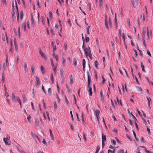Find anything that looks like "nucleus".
<instances>
[{"label":"nucleus","instance_id":"obj_36","mask_svg":"<svg viewBox=\"0 0 153 153\" xmlns=\"http://www.w3.org/2000/svg\"><path fill=\"white\" fill-rule=\"evenodd\" d=\"M49 18L50 19H51L52 18V13L51 11H49Z\"/></svg>","mask_w":153,"mask_h":153},{"label":"nucleus","instance_id":"obj_47","mask_svg":"<svg viewBox=\"0 0 153 153\" xmlns=\"http://www.w3.org/2000/svg\"><path fill=\"white\" fill-rule=\"evenodd\" d=\"M51 62L52 65V67L53 68L54 66V64L53 63V60L52 59H51Z\"/></svg>","mask_w":153,"mask_h":153},{"label":"nucleus","instance_id":"obj_55","mask_svg":"<svg viewBox=\"0 0 153 153\" xmlns=\"http://www.w3.org/2000/svg\"><path fill=\"white\" fill-rule=\"evenodd\" d=\"M15 94L14 93H13L12 94V99H14L15 98Z\"/></svg>","mask_w":153,"mask_h":153},{"label":"nucleus","instance_id":"obj_32","mask_svg":"<svg viewBox=\"0 0 153 153\" xmlns=\"http://www.w3.org/2000/svg\"><path fill=\"white\" fill-rule=\"evenodd\" d=\"M42 22L43 25L45 24V18L43 16H42Z\"/></svg>","mask_w":153,"mask_h":153},{"label":"nucleus","instance_id":"obj_19","mask_svg":"<svg viewBox=\"0 0 153 153\" xmlns=\"http://www.w3.org/2000/svg\"><path fill=\"white\" fill-rule=\"evenodd\" d=\"M4 91H5V95L6 96V97L7 98L9 96L8 93L7 91V89L6 88H4Z\"/></svg>","mask_w":153,"mask_h":153},{"label":"nucleus","instance_id":"obj_9","mask_svg":"<svg viewBox=\"0 0 153 153\" xmlns=\"http://www.w3.org/2000/svg\"><path fill=\"white\" fill-rule=\"evenodd\" d=\"M35 125L36 126H38L39 123V120L37 118H35Z\"/></svg>","mask_w":153,"mask_h":153},{"label":"nucleus","instance_id":"obj_27","mask_svg":"<svg viewBox=\"0 0 153 153\" xmlns=\"http://www.w3.org/2000/svg\"><path fill=\"white\" fill-rule=\"evenodd\" d=\"M90 27V26H88L87 27V29H87V34H89L90 33L89 31Z\"/></svg>","mask_w":153,"mask_h":153},{"label":"nucleus","instance_id":"obj_20","mask_svg":"<svg viewBox=\"0 0 153 153\" xmlns=\"http://www.w3.org/2000/svg\"><path fill=\"white\" fill-rule=\"evenodd\" d=\"M49 131L50 132V136L51 137L52 140H53L54 139V137L53 135V133H52V131L51 129H49Z\"/></svg>","mask_w":153,"mask_h":153},{"label":"nucleus","instance_id":"obj_8","mask_svg":"<svg viewBox=\"0 0 153 153\" xmlns=\"http://www.w3.org/2000/svg\"><path fill=\"white\" fill-rule=\"evenodd\" d=\"M66 87L67 89V91L69 94H70V93L71 91V89L70 87H68V86L67 84L66 85Z\"/></svg>","mask_w":153,"mask_h":153},{"label":"nucleus","instance_id":"obj_37","mask_svg":"<svg viewBox=\"0 0 153 153\" xmlns=\"http://www.w3.org/2000/svg\"><path fill=\"white\" fill-rule=\"evenodd\" d=\"M60 73H61V76L62 77H63V73H64V71H63V70L62 69H61V70H60Z\"/></svg>","mask_w":153,"mask_h":153},{"label":"nucleus","instance_id":"obj_10","mask_svg":"<svg viewBox=\"0 0 153 153\" xmlns=\"http://www.w3.org/2000/svg\"><path fill=\"white\" fill-rule=\"evenodd\" d=\"M70 83L72 84L73 81V78L72 75H70L69 76Z\"/></svg>","mask_w":153,"mask_h":153},{"label":"nucleus","instance_id":"obj_56","mask_svg":"<svg viewBox=\"0 0 153 153\" xmlns=\"http://www.w3.org/2000/svg\"><path fill=\"white\" fill-rule=\"evenodd\" d=\"M147 131L148 132L149 134L150 135L151 134V132L150 131V129L148 128V127H147Z\"/></svg>","mask_w":153,"mask_h":153},{"label":"nucleus","instance_id":"obj_49","mask_svg":"<svg viewBox=\"0 0 153 153\" xmlns=\"http://www.w3.org/2000/svg\"><path fill=\"white\" fill-rule=\"evenodd\" d=\"M73 97H74V101H75V104H76V98L75 96V95L74 94L73 95Z\"/></svg>","mask_w":153,"mask_h":153},{"label":"nucleus","instance_id":"obj_52","mask_svg":"<svg viewBox=\"0 0 153 153\" xmlns=\"http://www.w3.org/2000/svg\"><path fill=\"white\" fill-rule=\"evenodd\" d=\"M131 115L132 116V118L135 120V121H137L136 118L133 115V114H131Z\"/></svg>","mask_w":153,"mask_h":153},{"label":"nucleus","instance_id":"obj_59","mask_svg":"<svg viewBox=\"0 0 153 153\" xmlns=\"http://www.w3.org/2000/svg\"><path fill=\"white\" fill-rule=\"evenodd\" d=\"M37 5L39 8L40 7V6L39 4V0H37Z\"/></svg>","mask_w":153,"mask_h":153},{"label":"nucleus","instance_id":"obj_25","mask_svg":"<svg viewBox=\"0 0 153 153\" xmlns=\"http://www.w3.org/2000/svg\"><path fill=\"white\" fill-rule=\"evenodd\" d=\"M51 80L52 81V83H53L54 82V80H53V75L52 73H51Z\"/></svg>","mask_w":153,"mask_h":153},{"label":"nucleus","instance_id":"obj_63","mask_svg":"<svg viewBox=\"0 0 153 153\" xmlns=\"http://www.w3.org/2000/svg\"><path fill=\"white\" fill-rule=\"evenodd\" d=\"M129 123L130 125L131 126H132L133 125V122L131 120H129Z\"/></svg>","mask_w":153,"mask_h":153},{"label":"nucleus","instance_id":"obj_17","mask_svg":"<svg viewBox=\"0 0 153 153\" xmlns=\"http://www.w3.org/2000/svg\"><path fill=\"white\" fill-rule=\"evenodd\" d=\"M22 28H24V31H26V25L25 22L23 23L22 25Z\"/></svg>","mask_w":153,"mask_h":153},{"label":"nucleus","instance_id":"obj_38","mask_svg":"<svg viewBox=\"0 0 153 153\" xmlns=\"http://www.w3.org/2000/svg\"><path fill=\"white\" fill-rule=\"evenodd\" d=\"M2 3L5 5H7V2L6 0H1Z\"/></svg>","mask_w":153,"mask_h":153},{"label":"nucleus","instance_id":"obj_51","mask_svg":"<svg viewBox=\"0 0 153 153\" xmlns=\"http://www.w3.org/2000/svg\"><path fill=\"white\" fill-rule=\"evenodd\" d=\"M140 140L142 143H144V137H141V139Z\"/></svg>","mask_w":153,"mask_h":153},{"label":"nucleus","instance_id":"obj_64","mask_svg":"<svg viewBox=\"0 0 153 153\" xmlns=\"http://www.w3.org/2000/svg\"><path fill=\"white\" fill-rule=\"evenodd\" d=\"M124 150H120L119 151V153H124Z\"/></svg>","mask_w":153,"mask_h":153},{"label":"nucleus","instance_id":"obj_15","mask_svg":"<svg viewBox=\"0 0 153 153\" xmlns=\"http://www.w3.org/2000/svg\"><path fill=\"white\" fill-rule=\"evenodd\" d=\"M41 69L42 71V73L44 74H45V69L42 65L41 66Z\"/></svg>","mask_w":153,"mask_h":153},{"label":"nucleus","instance_id":"obj_61","mask_svg":"<svg viewBox=\"0 0 153 153\" xmlns=\"http://www.w3.org/2000/svg\"><path fill=\"white\" fill-rule=\"evenodd\" d=\"M53 52H54L56 50V45L53 46Z\"/></svg>","mask_w":153,"mask_h":153},{"label":"nucleus","instance_id":"obj_5","mask_svg":"<svg viewBox=\"0 0 153 153\" xmlns=\"http://www.w3.org/2000/svg\"><path fill=\"white\" fill-rule=\"evenodd\" d=\"M24 69L26 72H28V68L27 67V63L26 62H25L24 63Z\"/></svg>","mask_w":153,"mask_h":153},{"label":"nucleus","instance_id":"obj_60","mask_svg":"<svg viewBox=\"0 0 153 153\" xmlns=\"http://www.w3.org/2000/svg\"><path fill=\"white\" fill-rule=\"evenodd\" d=\"M46 114H47V116L48 118V120H50V118L49 116V113L48 112H46Z\"/></svg>","mask_w":153,"mask_h":153},{"label":"nucleus","instance_id":"obj_26","mask_svg":"<svg viewBox=\"0 0 153 153\" xmlns=\"http://www.w3.org/2000/svg\"><path fill=\"white\" fill-rule=\"evenodd\" d=\"M65 100L66 103L68 105L69 104V102L67 99V97L65 96Z\"/></svg>","mask_w":153,"mask_h":153},{"label":"nucleus","instance_id":"obj_41","mask_svg":"<svg viewBox=\"0 0 153 153\" xmlns=\"http://www.w3.org/2000/svg\"><path fill=\"white\" fill-rule=\"evenodd\" d=\"M111 143L112 144L114 145V146L116 144V142L115 140H112L111 141Z\"/></svg>","mask_w":153,"mask_h":153},{"label":"nucleus","instance_id":"obj_2","mask_svg":"<svg viewBox=\"0 0 153 153\" xmlns=\"http://www.w3.org/2000/svg\"><path fill=\"white\" fill-rule=\"evenodd\" d=\"M135 2L138 4L139 3V0H131V4L132 5L133 7L134 8L135 7Z\"/></svg>","mask_w":153,"mask_h":153},{"label":"nucleus","instance_id":"obj_18","mask_svg":"<svg viewBox=\"0 0 153 153\" xmlns=\"http://www.w3.org/2000/svg\"><path fill=\"white\" fill-rule=\"evenodd\" d=\"M31 73L32 74H33L34 73L35 67L33 65H31Z\"/></svg>","mask_w":153,"mask_h":153},{"label":"nucleus","instance_id":"obj_23","mask_svg":"<svg viewBox=\"0 0 153 153\" xmlns=\"http://www.w3.org/2000/svg\"><path fill=\"white\" fill-rule=\"evenodd\" d=\"M53 105L54 107V109L55 110H56L57 108L56 102L55 101H54L53 102Z\"/></svg>","mask_w":153,"mask_h":153},{"label":"nucleus","instance_id":"obj_40","mask_svg":"<svg viewBox=\"0 0 153 153\" xmlns=\"http://www.w3.org/2000/svg\"><path fill=\"white\" fill-rule=\"evenodd\" d=\"M83 116H84V114H83V112H82V113L81 118H82V119L83 122V123H84L85 122V121H84V119Z\"/></svg>","mask_w":153,"mask_h":153},{"label":"nucleus","instance_id":"obj_14","mask_svg":"<svg viewBox=\"0 0 153 153\" xmlns=\"http://www.w3.org/2000/svg\"><path fill=\"white\" fill-rule=\"evenodd\" d=\"M31 25L33 27H34L35 26V25L33 17H31Z\"/></svg>","mask_w":153,"mask_h":153},{"label":"nucleus","instance_id":"obj_7","mask_svg":"<svg viewBox=\"0 0 153 153\" xmlns=\"http://www.w3.org/2000/svg\"><path fill=\"white\" fill-rule=\"evenodd\" d=\"M146 28H144L143 30V37L144 38L145 37L146 35Z\"/></svg>","mask_w":153,"mask_h":153},{"label":"nucleus","instance_id":"obj_58","mask_svg":"<svg viewBox=\"0 0 153 153\" xmlns=\"http://www.w3.org/2000/svg\"><path fill=\"white\" fill-rule=\"evenodd\" d=\"M5 66H5V63H4L3 64V67H2L3 70L4 71L5 70Z\"/></svg>","mask_w":153,"mask_h":153},{"label":"nucleus","instance_id":"obj_12","mask_svg":"<svg viewBox=\"0 0 153 153\" xmlns=\"http://www.w3.org/2000/svg\"><path fill=\"white\" fill-rule=\"evenodd\" d=\"M91 78L90 77H89V76L88 77V83H87V86H89V85H90L91 83Z\"/></svg>","mask_w":153,"mask_h":153},{"label":"nucleus","instance_id":"obj_46","mask_svg":"<svg viewBox=\"0 0 153 153\" xmlns=\"http://www.w3.org/2000/svg\"><path fill=\"white\" fill-rule=\"evenodd\" d=\"M146 32H146V33H147L146 36L148 38L149 37V32L148 31V27H147Z\"/></svg>","mask_w":153,"mask_h":153},{"label":"nucleus","instance_id":"obj_39","mask_svg":"<svg viewBox=\"0 0 153 153\" xmlns=\"http://www.w3.org/2000/svg\"><path fill=\"white\" fill-rule=\"evenodd\" d=\"M74 65L75 66H76V64H77L76 59V58H74Z\"/></svg>","mask_w":153,"mask_h":153},{"label":"nucleus","instance_id":"obj_50","mask_svg":"<svg viewBox=\"0 0 153 153\" xmlns=\"http://www.w3.org/2000/svg\"><path fill=\"white\" fill-rule=\"evenodd\" d=\"M96 118L97 121L98 123V124L100 122H99V119L100 118V116H96Z\"/></svg>","mask_w":153,"mask_h":153},{"label":"nucleus","instance_id":"obj_62","mask_svg":"<svg viewBox=\"0 0 153 153\" xmlns=\"http://www.w3.org/2000/svg\"><path fill=\"white\" fill-rule=\"evenodd\" d=\"M7 140H9L10 139V136L7 134L6 138Z\"/></svg>","mask_w":153,"mask_h":153},{"label":"nucleus","instance_id":"obj_16","mask_svg":"<svg viewBox=\"0 0 153 153\" xmlns=\"http://www.w3.org/2000/svg\"><path fill=\"white\" fill-rule=\"evenodd\" d=\"M100 113V111L99 110L96 109L95 110V115L96 116H99Z\"/></svg>","mask_w":153,"mask_h":153},{"label":"nucleus","instance_id":"obj_42","mask_svg":"<svg viewBox=\"0 0 153 153\" xmlns=\"http://www.w3.org/2000/svg\"><path fill=\"white\" fill-rule=\"evenodd\" d=\"M85 44L84 43V42H83V45L82 46V48L83 50H85V49H86V48L85 47Z\"/></svg>","mask_w":153,"mask_h":153},{"label":"nucleus","instance_id":"obj_34","mask_svg":"<svg viewBox=\"0 0 153 153\" xmlns=\"http://www.w3.org/2000/svg\"><path fill=\"white\" fill-rule=\"evenodd\" d=\"M99 6L100 7H101L103 4V2L102 0H99Z\"/></svg>","mask_w":153,"mask_h":153},{"label":"nucleus","instance_id":"obj_35","mask_svg":"<svg viewBox=\"0 0 153 153\" xmlns=\"http://www.w3.org/2000/svg\"><path fill=\"white\" fill-rule=\"evenodd\" d=\"M100 148L99 146H97L96 151L95 153H98L100 150Z\"/></svg>","mask_w":153,"mask_h":153},{"label":"nucleus","instance_id":"obj_31","mask_svg":"<svg viewBox=\"0 0 153 153\" xmlns=\"http://www.w3.org/2000/svg\"><path fill=\"white\" fill-rule=\"evenodd\" d=\"M70 114L71 115V119L72 120V121H74V118H73V114H72V111H70Z\"/></svg>","mask_w":153,"mask_h":153},{"label":"nucleus","instance_id":"obj_22","mask_svg":"<svg viewBox=\"0 0 153 153\" xmlns=\"http://www.w3.org/2000/svg\"><path fill=\"white\" fill-rule=\"evenodd\" d=\"M23 11L21 10L20 11V18L21 20H22L23 18Z\"/></svg>","mask_w":153,"mask_h":153},{"label":"nucleus","instance_id":"obj_48","mask_svg":"<svg viewBox=\"0 0 153 153\" xmlns=\"http://www.w3.org/2000/svg\"><path fill=\"white\" fill-rule=\"evenodd\" d=\"M4 142L5 143V144L6 145H11L10 143H8L7 141H4Z\"/></svg>","mask_w":153,"mask_h":153},{"label":"nucleus","instance_id":"obj_29","mask_svg":"<svg viewBox=\"0 0 153 153\" xmlns=\"http://www.w3.org/2000/svg\"><path fill=\"white\" fill-rule=\"evenodd\" d=\"M66 62V60L64 57L62 58V64L63 65H65Z\"/></svg>","mask_w":153,"mask_h":153},{"label":"nucleus","instance_id":"obj_4","mask_svg":"<svg viewBox=\"0 0 153 153\" xmlns=\"http://www.w3.org/2000/svg\"><path fill=\"white\" fill-rule=\"evenodd\" d=\"M88 91L89 92V95L90 96H91L92 95V88L89 85V86H88Z\"/></svg>","mask_w":153,"mask_h":153},{"label":"nucleus","instance_id":"obj_33","mask_svg":"<svg viewBox=\"0 0 153 153\" xmlns=\"http://www.w3.org/2000/svg\"><path fill=\"white\" fill-rule=\"evenodd\" d=\"M23 100L24 102H25L27 100V99L25 95H23L22 96Z\"/></svg>","mask_w":153,"mask_h":153},{"label":"nucleus","instance_id":"obj_21","mask_svg":"<svg viewBox=\"0 0 153 153\" xmlns=\"http://www.w3.org/2000/svg\"><path fill=\"white\" fill-rule=\"evenodd\" d=\"M99 64L98 63V61H97V60L95 61L94 62V66L95 67L97 68H98V65Z\"/></svg>","mask_w":153,"mask_h":153},{"label":"nucleus","instance_id":"obj_6","mask_svg":"<svg viewBox=\"0 0 153 153\" xmlns=\"http://www.w3.org/2000/svg\"><path fill=\"white\" fill-rule=\"evenodd\" d=\"M36 85L37 86H39L40 85V83L39 78L37 76H36Z\"/></svg>","mask_w":153,"mask_h":153},{"label":"nucleus","instance_id":"obj_1","mask_svg":"<svg viewBox=\"0 0 153 153\" xmlns=\"http://www.w3.org/2000/svg\"><path fill=\"white\" fill-rule=\"evenodd\" d=\"M84 51L85 52V55L87 56H88V55L91 53V51L89 47L86 48V49Z\"/></svg>","mask_w":153,"mask_h":153},{"label":"nucleus","instance_id":"obj_53","mask_svg":"<svg viewBox=\"0 0 153 153\" xmlns=\"http://www.w3.org/2000/svg\"><path fill=\"white\" fill-rule=\"evenodd\" d=\"M137 90L140 91H142V88L139 87H138L137 88Z\"/></svg>","mask_w":153,"mask_h":153},{"label":"nucleus","instance_id":"obj_57","mask_svg":"<svg viewBox=\"0 0 153 153\" xmlns=\"http://www.w3.org/2000/svg\"><path fill=\"white\" fill-rule=\"evenodd\" d=\"M89 38L88 37H86L85 38V41L86 42H89Z\"/></svg>","mask_w":153,"mask_h":153},{"label":"nucleus","instance_id":"obj_45","mask_svg":"<svg viewBox=\"0 0 153 153\" xmlns=\"http://www.w3.org/2000/svg\"><path fill=\"white\" fill-rule=\"evenodd\" d=\"M109 25L111 27L112 25V23L111 22V20L110 17H109Z\"/></svg>","mask_w":153,"mask_h":153},{"label":"nucleus","instance_id":"obj_43","mask_svg":"<svg viewBox=\"0 0 153 153\" xmlns=\"http://www.w3.org/2000/svg\"><path fill=\"white\" fill-rule=\"evenodd\" d=\"M27 27L28 29H30V23H29V21H27Z\"/></svg>","mask_w":153,"mask_h":153},{"label":"nucleus","instance_id":"obj_30","mask_svg":"<svg viewBox=\"0 0 153 153\" xmlns=\"http://www.w3.org/2000/svg\"><path fill=\"white\" fill-rule=\"evenodd\" d=\"M100 94L101 97L102 98V100H103L104 99V97L103 95V93H102V91H101L100 92Z\"/></svg>","mask_w":153,"mask_h":153},{"label":"nucleus","instance_id":"obj_24","mask_svg":"<svg viewBox=\"0 0 153 153\" xmlns=\"http://www.w3.org/2000/svg\"><path fill=\"white\" fill-rule=\"evenodd\" d=\"M52 93L51 89V88H49L48 90V94L49 95H50Z\"/></svg>","mask_w":153,"mask_h":153},{"label":"nucleus","instance_id":"obj_54","mask_svg":"<svg viewBox=\"0 0 153 153\" xmlns=\"http://www.w3.org/2000/svg\"><path fill=\"white\" fill-rule=\"evenodd\" d=\"M139 51L140 55L141 56H142L143 55L142 52L140 50H139Z\"/></svg>","mask_w":153,"mask_h":153},{"label":"nucleus","instance_id":"obj_3","mask_svg":"<svg viewBox=\"0 0 153 153\" xmlns=\"http://www.w3.org/2000/svg\"><path fill=\"white\" fill-rule=\"evenodd\" d=\"M39 53L41 55V56L43 58H46V57L45 56L44 53L42 51V50L41 48H39Z\"/></svg>","mask_w":153,"mask_h":153},{"label":"nucleus","instance_id":"obj_28","mask_svg":"<svg viewBox=\"0 0 153 153\" xmlns=\"http://www.w3.org/2000/svg\"><path fill=\"white\" fill-rule=\"evenodd\" d=\"M16 100H17V101L19 102V103L20 105L21 106V102L20 100V99L18 97H17Z\"/></svg>","mask_w":153,"mask_h":153},{"label":"nucleus","instance_id":"obj_13","mask_svg":"<svg viewBox=\"0 0 153 153\" xmlns=\"http://www.w3.org/2000/svg\"><path fill=\"white\" fill-rule=\"evenodd\" d=\"M106 140V137L105 135H104L103 134L102 135V142L105 141Z\"/></svg>","mask_w":153,"mask_h":153},{"label":"nucleus","instance_id":"obj_11","mask_svg":"<svg viewBox=\"0 0 153 153\" xmlns=\"http://www.w3.org/2000/svg\"><path fill=\"white\" fill-rule=\"evenodd\" d=\"M105 26L107 28H108L106 15L105 16Z\"/></svg>","mask_w":153,"mask_h":153},{"label":"nucleus","instance_id":"obj_44","mask_svg":"<svg viewBox=\"0 0 153 153\" xmlns=\"http://www.w3.org/2000/svg\"><path fill=\"white\" fill-rule=\"evenodd\" d=\"M82 65L83 66H85V59L82 60Z\"/></svg>","mask_w":153,"mask_h":153}]
</instances>
